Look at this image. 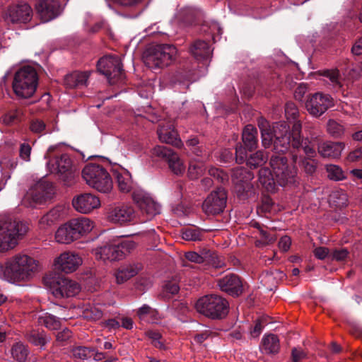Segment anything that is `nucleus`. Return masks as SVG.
Wrapping results in <instances>:
<instances>
[{"instance_id": "obj_1", "label": "nucleus", "mask_w": 362, "mask_h": 362, "mask_svg": "<svg viewBox=\"0 0 362 362\" xmlns=\"http://www.w3.org/2000/svg\"><path fill=\"white\" fill-rule=\"evenodd\" d=\"M258 127L261 131L262 143L265 148L270 146L274 136V148L276 152L284 153L291 146L294 148L301 147L308 159L315 157L314 144L308 138L301 139L302 126L299 121L293 123L291 132H289V127L285 122L276 123L272 130L269 122L263 118L259 119Z\"/></svg>"}, {"instance_id": "obj_2", "label": "nucleus", "mask_w": 362, "mask_h": 362, "mask_svg": "<svg viewBox=\"0 0 362 362\" xmlns=\"http://www.w3.org/2000/svg\"><path fill=\"white\" fill-rule=\"evenodd\" d=\"M272 170L262 168L259 171V181L269 192H274L276 185L292 187L298 182V169L293 162L279 154L270 159Z\"/></svg>"}, {"instance_id": "obj_3", "label": "nucleus", "mask_w": 362, "mask_h": 362, "mask_svg": "<svg viewBox=\"0 0 362 362\" xmlns=\"http://www.w3.org/2000/svg\"><path fill=\"white\" fill-rule=\"evenodd\" d=\"M39 262L33 257L19 252L0 262V279L19 285L30 281L38 271Z\"/></svg>"}, {"instance_id": "obj_4", "label": "nucleus", "mask_w": 362, "mask_h": 362, "mask_svg": "<svg viewBox=\"0 0 362 362\" xmlns=\"http://www.w3.org/2000/svg\"><path fill=\"white\" fill-rule=\"evenodd\" d=\"M82 177L90 187L100 193L107 194L113 188L111 175L102 165L88 163L83 168Z\"/></svg>"}, {"instance_id": "obj_5", "label": "nucleus", "mask_w": 362, "mask_h": 362, "mask_svg": "<svg viewBox=\"0 0 362 362\" xmlns=\"http://www.w3.org/2000/svg\"><path fill=\"white\" fill-rule=\"evenodd\" d=\"M177 48L172 45H157L149 47L144 52L143 60L150 69L164 68L171 64L176 59Z\"/></svg>"}, {"instance_id": "obj_6", "label": "nucleus", "mask_w": 362, "mask_h": 362, "mask_svg": "<svg viewBox=\"0 0 362 362\" xmlns=\"http://www.w3.org/2000/svg\"><path fill=\"white\" fill-rule=\"evenodd\" d=\"M38 84V76L35 68L25 66L14 74L12 88L15 94L23 98L33 95Z\"/></svg>"}, {"instance_id": "obj_7", "label": "nucleus", "mask_w": 362, "mask_h": 362, "mask_svg": "<svg viewBox=\"0 0 362 362\" xmlns=\"http://www.w3.org/2000/svg\"><path fill=\"white\" fill-rule=\"evenodd\" d=\"M196 310L199 313L211 319H221L228 311V301L218 295H206L196 303Z\"/></svg>"}, {"instance_id": "obj_8", "label": "nucleus", "mask_w": 362, "mask_h": 362, "mask_svg": "<svg viewBox=\"0 0 362 362\" xmlns=\"http://www.w3.org/2000/svg\"><path fill=\"white\" fill-rule=\"evenodd\" d=\"M27 230L22 222L6 218L0 221V252H6L17 245V238Z\"/></svg>"}, {"instance_id": "obj_9", "label": "nucleus", "mask_w": 362, "mask_h": 362, "mask_svg": "<svg viewBox=\"0 0 362 362\" xmlns=\"http://www.w3.org/2000/svg\"><path fill=\"white\" fill-rule=\"evenodd\" d=\"M135 247V243L130 240H123L118 244L107 245L96 248L95 257L105 261H116L122 259Z\"/></svg>"}, {"instance_id": "obj_10", "label": "nucleus", "mask_w": 362, "mask_h": 362, "mask_svg": "<svg viewBox=\"0 0 362 362\" xmlns=\"http://www.w3.org/2000/svg\"><path fill=\"white\" fill-rule=\"evenodd\" d=\"M97 67L110 83H115L123 74L122 64L118 56H104L98 60Z\"/></svg>"}, {"instance_id": "obj_11", "label": "nucleus", "mask_w": 362, "mask_h": 362, "mask_svg": "<svg viewBox=\"0 0 362 362\" xmlns=\"http://www.w3.org/2000/svg\"><path fill=\"white\" fill-rule=\"evenodd\" d=\"M45 282L49 284L50 291L57 298L71 297L80 291V286L76 281L66 278H57L52 280L45 279Z\"/></svg>"}, {"instance_id": "obj_12", "label": "nucleus", "mask_w": 362, "mask_h": 362, "mask_svg": "<svg viewBox=\"0 0 362 362\" xmlns=\"http://www.w3.org/2000/svg\"><path fill=\"white\" fill-rule=\"evenodd\" d=\"M33 10L25 2L9 6L3 14L4 21L8 24L25 23L31 20Z\"/></svg>"}, {"instance_id": "obj_13", "label": "nucleus", "mask_w": 362, "mask_h": 362, "mask_svg": "<svg viewBox=\"0 0 362 362\" xmlns=\"http://www.w3.org/2000/svg\"><path fill=\"white\" fill-rule=\"evenodd\" d=\"M334 106L333 98L326 93L317 92L310 95L305 102L307 111L313 117H319Z\"/></svg>"}, {"instance_id": "obj_14", "label": "nucleus", "mask_w": 362, "mask_h": 362, "mask_svg": "<svg viewBox=\"0 0 362 362\" xmlns=\"http://www.w3.org/2000/svg\"><path fill=\"white\" fill-rule=\"evenodd\" d=\"M152 155L165 160L174 174L180 175L185 173V165L184 161L172 149L163 146H157L152 149Z\"/></svg>"}, {"instance_id": "obj_15", "label": "nucleus", "mask_w": 362, "mask_h": 362, "mask_svg": "<svg viewBox=\"0 0 362 362\" xmlns=\"http://www.w3.org/2000/svg\"><path fill=\"white\" fill-rule=\"evenodd\" d=\"M227 194L223 188L211 192L202 204V209L207 215H216L221 213L226 206Z\"/></svg>"}, {"instance_id": "obj_16", "label": "nucleus", "mask_w": 362, "mask_h": 362, "mask_svg": "<svg viewBox=\"0 0 362 362\" xmlns=\"http://www.w3.org/2000/svg\"><path fill=\"white\" fill-rule=\"evenodd\" d=\"M133 200L141 211L152 218L160 212V205L143 189L134 190L132 193Z\"/></svg>"}, {"instance_id": "obj_17", "label": "nucleus", "mask_w": 362, "mask_h": 362, "mask_svg": "<svg viewBox=\"0 0 362 362\" xmlns=\"http://www.w3.org/2000/svg\"><path fill=\"white\" fill-rule=\"evenodd\" d=\"M52 185L45 182H40L30 191L23 199V204L30 207L41 204L50 197Z\"/></svg>"}, {"instance_id": "obj_18", "label": "nucleus", "mask_w": 362, "mask_h": 362, "mask_svg": "<svg viewBox=\"0 0 362 362\" xmlns=\"http://www.w3.org/2000/svg\"><path fill=\"white\" fill-rule=\"evenodd\" d=\"M74 209L81 214H89L100 206V200L92 193H83L75 196L72 199Z\"/></svg>"}, {"instance_id": "obj_19", "label": "nucleus", "mask_w": 362, "mask_h": 362, "mask_svg": "<svg viewBox=\"0 0 362 362\" xmlns=\"http://www.w3.org/2000/svg\"><path fill=\"white\" fill-rule=\"evenodd\" d=\"M35 8L45 22L54 19L63 11V7L58 0H38L35 4Z\"/></svg>"}, {"instance_id": "obj_20", "label": "nucleus", "mask_w": 362, "mask_h": 362, "mask_svg": "<svg viewBox=\"0 0 362 362\" xmlns=\"http://www.w3.org/2000/svg\"><path fill=\"white\" fill-rule=\"evenodd\" d=\"M83 263L82 258L76 252L66 251L54 259L55 267L65 273L75 272Z\"/></svg>"}, {"instance_id": "obj_21", "label": "nucleus", "mask_w": 362, "mask_h": 362, "mask_svg": "<svg viewBox=\"0 0 362 362\" xmlns=\"http://www.w3.org/2000/svg\"><path fill=\"white\" fill-rule=\"evenodd\" d=\"M134 217V209L127 204H119L112 207L107 215L108 220L110 222L119 225L132 221Z\"/></svg>"}, {"instance_id": "obj_22", "label": "nucleus", "mask_w": 362, "mask_h": 362, "mask_svg": "<svg viewBox=\"0 0 362 362\" xmlns=\"http://www.w3.org/2000/svg\"><path fill=\"white\" fill-rule=\"evenodd\" d=\"M67 216V209L64 206L59 205L44 214L38 221L40 230H46L56 223L63 220Z\"/></svg>"}, {"instance_id": "obj_23", "label": "nucleus", "mask_w": 362, "mask_h": 362, "mask_svg": "<svg viewBox=\"0 0 362 362\" xmlns=\"http://www.w3.org/2000/svg\"><path fill=\"white\" fill-rule=\"evenodd\" d=\"M113 175L115 177L119 190L122 193H129L134 190L140 189L136 188V184L132 180L131 173L122 167H117L113 169Z\"/></svg>"}, {"instance_id": "obj_24", "label": "nucleus", "mask_w": 362, "mask_h": 362, "mask_svg": "<svg viewBox=\"0 0 362 362\" xmlns=\"http://www.w3.org/2000/svg\"><path fill=\"white\" fill-rule=\"evenodd\" d=\"M218 285L222 291L233 296H238L243 292V284L240 278L233 274H227L220 279Z\"/></svg>"}, {"instance_id": "obj_25", "label": "nucleus", "mask_w": 362, "mask_h": 362, "mask_svg": "<svg viewBox=\"0 0 362 362\" xmlns=\"http://www.w3.org/2000/svg\"><path fill=\"white\" fill-rule=\"evenodd\" d=\"M158 135L160 141L163 143L171 144L177 148H181L183 145L173 124L171 123L160 125L158 129Z\"/></svg>"}, {"instance_id": "obj_26", "label": "nucleus", "mask_w": 362, "mask_h": 362, "mask_svg": "<svg viewBox=\"0 0 362 362\" xmlns=\"http://www.w3.org/2000/svg\"><path fill=\"white\" fill-rule=\"evenodd\" d=\"M345 144L343 142L324 141L318 144V153L323 158H339Z\"/></svg>"}, {"instance_id": "obj_27", "label": "nucleus", "mask_w": 362, "mask_h": 362, "mask_svg": "<svg viewBox=\"0 0 362 362\" xmlns=\"http://www.w3.org/2000/svg\"><path fill=\"white\" fill-rule=\"evenodd\" d=\"M252 178L253 175L243 168H236L232 175L233 182L239 192L247 191L251 187L250 181Z\"/></svg>"}, {"instance_id": "obj_28", "label": "nucleus", "mask_w": 362, "mask_h": 362, "mask_svg": "<svg viewBox=\"0 0 362 362\" xmlns=\"http://www.w3.org/2000/svg\"><path fill=\"white\" fill-rule=\"evenodd\" d=\"M70 221L77 240L86 236L94 228L93 221L87 217H77Z\"/></svg>"}, {"instance_id": "obj_29", "label": "nucleus", "mask_w": 362, "mask_h": 362, "mask_svg": "<svg viewBox=\"0 0 362 362\" xmlns=\"http://www.w3.org/2000/svg\"><path fill=\"white\" fill-rule=\"evenodd\" d=\"M141 267L136 264H125L119 267L114 273L116 283L117 284H122L136 276Z\"/></svg>"}, {"instance_id": "obj_30", "label": "nucleus", "mask_w": 362, "mask_h": 362, "mask_svg": "<svg viewBox=\"0 0 362 362\" xmlns=\"http://www.w3.org/2000/svg\"><path fill=\"white\" fill-rule=\"evenodd\" d=\"M70 220L62 224L56 230L54 238L60 244H70L77 240Z\"/></svg>"}, {"instance_id": "obj_31", "label": "nucleus", "mask_w": 362, "mask_h": 362, "mask_svg": "<svg viewBox=\"0 0 362 362\" xmlns=\"http://www.w3.org/2000/svg\"><path fill=\"white\" fill-rule=\"evenodd\" d=\"M89 76L90 73L88 71H74L65 76L64 83L69 88L86 86Z\"/></svg>"}, {"instance_id": "obj_32", "label": "nucleus", "mask_w": 362, "mask_h": 362, "mask_svg": "<svg viewBox=\"0 0 362 362\" xmlns=\"http://www.w3.org/2000/svg\"><path fill=\"white\" fill-rule=\"evenodd\" d=\"M71 165L70 158L64 154L57 157L54 161H49L47 167L51 173L63 174L68 172Z\"/></svg>"}, {"instance_id": "obj_33", "label": "nucleus", "mask_w": 362, "mask_h": 362, "mask_svg": "<svg viewBox=\"0 0 362 362\" xmlns=\"http://www.w3.org/2000/svg\"><path fill=\"white\" fill-rule=\"evenodd\" d=\"M280 349L278 337L274 334H265L262 339L260 350L265 354H277Z\"/></svg>"}, {"instance_id": "obj_34", "label": "nucleus", "mask_w": 362, "mask_h": 362, "mask_svg": "<svg viewBox=\"0 0 362 362\" xmlns=\"http://www.w3.org/2000/svg\"><path fill=\"white\" fill-rule=\"evenodd\" d=\"M191 54L198 61L208 59L211 49L208 42L204 40H196L189 48Z\"/></svg>"}, {"instance_id": "obj_35", "label": "nucleus", "mask_w": 362, "mask_h": 362, "mask_svg": "<svg viewBox=\"0 0 362 362\" xmlns=\"http://www.w3.org/2000/svg\"><path fill=\"white\" fill-rule=\"evenodd\" d=\"M242 141L248 151L255 149L258 141L257 129L251 124L247 125L242 134Z\"/></svg>"}, {"instance_id": "obj_36", "label": "nucleus", "mask_w": 362, "mask_h": 362, "mask_svg": "<svg viewBox=\"0 0 362 362\" xmlns=\"http://www.w3.org/2000/svg\"><path fill=\"white\" fill-rule=\"evenodd\" d=\"M37 322L39 325H44L51 330H57L61 326V322L59 319L47 313H43L38 315Z\"/></svg>"}, {"instance_id": "obj_37", "label": "nucleus", "mask_w": 362, "mask_h": 362, "mask_svg": "<svg viewBox=\"0 0 362 362\" xmlns=\"http://www.w3.org/2000/svg\"><path fill=\"white\" fill-rule=\"evenodd\" d=\"M27 340L35 346H44L49 341L50 338L43 332L31 330L25 335Z\"/></svg>"}, {"instance_id": "obj_38", "label": "nucleus", "mask_w": 362, "mask_h": 362, "mask_svg": "<svg viewBox=\"0 0 362 362\" xmlns=\"http://www.w3.org/2000/svg\"><path fill=\"white\" fill-rule=\"evenodd\" d=\"M137 315L140 320L152 323L156 322L159 318L158 312L147 305L141 306L138 310Z\"/></svg>"}, {"instance_id": "obj_39", "label": "nucleus", "mask_w": 362, "mask_h": 362, "mask_svg": "<svg viewBox=\"0 0 362 362\" xmlns=\"http://www.w3.org/2000/svg\"><path fill=\"white\" fill-rule=\"evenodd\" d=\"M204 170L205 167L203 162L193 160L189 163L187 175L191 180H197L202 175Z\"/></svg>"}, {"instance_id": "obj_40", "label": "nucleus", "mask_w": 362, "mask_h": 362, "mask_svg": "<svg viewBox=\"0 0 362 362\" xmlns=\"http://www.w3.org/2000/svg\"><path fill=\"white\" fill-rule=\"evenodd\" d=\"M28 354L29 351L27 346L21 342L16 343L11 348V355L13 359L18 362H24Z\"/></svg>"}, {"instance_id": "obj_41", "label": "nucleus", "mask_w": 362, "mask_h": 362, "mask_svg": "<svg viewBox=\"0 0 362 362\" xmlns=\"http://www.w3.org/2000/svg\"><path fill=\"white\" fill-rule=\"evenodd\" d=\"M328 133L334 138H341L345 132L344 126L334 119H329L327 124Z\"/></svg>"}, {"instance_id": "obj_42", "label": "nucleus", "mask_w": 362, "mask_h": 362, "mask_svg": "<svg viewBox=\"0 0 362 362\" xmlns=\"http://www.w3.org/2000/svg\"><path fill=\"white\" fill-rule=\"evenodd\" d=\"M267 154L262 151H257L249 158L247 160V164L250 167L257 168L264 165L267 162Z\"/></svg>"}, {"instance_id": "obj_43", "label": "nucleus", "mask_w": 362, "mask_h": 362, "mask_svg": "<svg viewBox=\"0 0 362 362\" xmlns=\"http://www.w3.org/2000/svg\"><path fill=\"white\" fill-rule=\"evenodd\" d=\"M326 170L327 173V177L332 180L339 181L346 179V176L344 175L342 169L336 165H327L326 166Z\"/></svg>"}, {"instance_id": "obj_44", "label": "nucleus", "mask_w": 362, "mask_h": 362, "mask_svg": "<svg viewBox=\"0 0 362 362\" xmlns=\"http://www.w3.org/2000/svg\"><path fill=\"white\" fill-rule=\"evenodd\" d=\"M255 226L259 228L260 234V239L256 241V245H267L273 243L276 240V238L274 233L263 230L258 223H256Z\"/></svg>"}, {"instance_id": "obj_45", "label": "nucleus", "mask_w": 362, "mask_h": 362, "mask_svg": "<svg viewBox=\"0 0 362 362\" xmlns=\"http://www.w3.org/2000/svg\"><path fill=\"white\" fill-rule=\"evenodd\" d=\"M202 237V232L195 228H187L183 229L182 231V238L187 241H197L201 240Z\"/></svg>"}, {"instance_id": "obj_46", "label": "nucleus", "mask_w": 362, "mask_h": 362, "mask_svg": "<svg viewBox=\"0 0 362 362\" xmlns=\"http://www.w3.org/2000/svg\"><path fill=\"white\" fill-rule=\"evenodd\" d=\"M322 75L329 78L334 88H341L342 87L338 70H326L322 72Z\"/></svg>"}, {"instance_id": "obj_47", "label": "nucleus", "mask_w": 362, "mask_h": 362, "mask_svg": "<svg viewBox=\"0 0 362 362\" xmlns=\"http://www.w3.org/2000/svg\"><path fill=\"white\" fill-rule=\"evenodd\" d=\"M322 75L329 78L334 88H341L342 87L338 70H326L322 72Z\"/></svg>"}, {"instance_id": "obj_48", "label": "nucleus", "mask_w": 362, "mask_h": 362, "mask_svg": "<svg viewBox=\"0 0 362 362\" xmlns=\"http://www.w3.org/2000/svg\"><path fill=\"white\" fill-rule=\"evenodd\" d=\"M83 316L88 320H98L103 317V312L98 307L90 306L84 310Z\"/></svg>"}, {"instance_id": "obj_49", "label": "nucleus", "mask_w": 362, "mask_h": 362, "mask_svg": "<svg viewBox=\"0 0 362 362\" xmlns=\"http://www.w3.org/2000/svg\"><path fill=\"white\" fill-rule=\"evenodd\" d=\"M90 351L88 348L83 346L76 347L72 349L71 354L76 359L84 360L86 359L89 355Z\"/></svg>"}, {"instance_id": "obj_50", "label": "nucleus", "mask_w": 362, "mask_h": 362, "mask_svg": "<svg viewBox=\"0 0 362 362\" xmlns=\"http://www.w3.org/2000/svg\"><path fill=\"white\" fill-rule=\"evenodd\" d=\"M180 286L175 281H168L163 286V293L167 296L168 294L175 295L178 293Z\"/></svg>"}, {"instance_id": "obj_51", "label": "nucleus", "mask_w": 362, "mask_h": 362, "mask_svg": "<svg viewBox=\"0 0 362 362\" xmlns=\"http://www.w3.org/2000/svg\"><path fill=\"white\" fill-rule=\"evenodd\" d=\"M209 174L214 179L221 182L228 180V175L222 170L216 168H211L209 170Z\"/></svg>"}, {"instance_id": "obj_52", "label": "nucleus", "mask_w": 362, "mask_h": 362, "mask_svg": "<svg viewBox=\"0 0 362 362\" xmlns=\"http://www.w3.org/2000/svg\"><path fill=\"white\" fill-rule=\"evenodd\" d=\"M298 114L296 105L293 103H287L285 106V115L288 119H294Z\"/></svg>"}, {"instance_id": "obj_53", "label": "nucleus", "mask_w": 362, "mask_h": 362, "mask_svg": "<svg viewBox=\"0 0 362 362\" xmlns=\"http://www.w3.org/2000/svg\"><path fill=\"white\" fill-rule=\"evenodd\" d=\"M348 255V250L346 249L342 248L334 250L330 255L329 257L332 260L343 261L347 257Z\"/></svg>"}, {"instance_id": "obj_54", "label": "nucleus", "mask_w": 362, "mask_h": 362, "mask_svg": "<svg viewBox=\"0 0 362 362\" xmlns=\"http://www.w3.org/2000/svg\"><path fill=\"white\" fill-rule=\"evenodd\" d=\"M31 146L27 143H23L20 146V157L25 161L30 160Z\"/></svg>"}, {"instance_id": "obj_55", "label": "nucleus", "mask_w": 362, "mask_h": 362, "mask_svg": "<svg viewBox=\"0 0 362 362\" xmlns=\"http://www.w3.org/2000/svg\"><path fill=\"white\" fill-rule=\"evenodd\" d=\"M236 161L239 163H243L247 159V151L242 145L236 146L235 148Z\"/></svg>"}, {"instance_id": "obj_56", "label": "nucleus", "mask_w": 362, "mask_h": 362, "mask_svg": "<svg viewBox=\"0 0 362 362\" xmlns=\"http://www.w3.org/2000/svg\"><path fill=\"white\" fill-rule=\"evenodd\" d=\"M306 357V354L301 349L298 348H293L291 350V359L292 362H300L301 360Z\"/></svg>"}, {"instance_id": "obj_57", "label": "nucleus", "mask_w": 362, "mask_h": 362, "mask_svg": "<svg viewBox=\"0 0 362 362\" xmlns=\"http://www.w3.org/2000/svg\"><path fill=\"white\" fill-rule=\"evenodd\" d=\"M148 336L153 340V344L156 347L160 349L164 348L163 344L160 341L161 335L159 332L149 331L148 332Z\"/></svg>"}, {"instance_id": "obj_58", "label": "nucleus", "mask_w": 362, "mask_h": 362, "mask_svg": "<svg viewBox=\"0 0 362 362\" xmlns=\"http://www.w3.org/2000/svg\"><path fill=\"white\" fill-rule=\"evenodd\" d=\"M30 130L34 133H42L45 129V124L42 120H34L30 124Z\"/></svg>"}, {"instance_id": "obj_59", "label": "nucleus", "mask_w": 362, "mask_h": 362, "mask_svg": "<svg viewBox=\"0 0 362 362\" xmlns=\"http://www.w3.org/2000/svg\"><path fill=\"white\" fill-rule=\"evenodd\" d=\"M313 253L317 259H324L328 257L329 250L325 247H318L314 250Z\"/></svg>"}, {"instance_id": "obj_60", "label": "nucleus", "mask_w": 362, "mask_h": 362, "mask_svg": "<svg viewBox=\"0 0 362 362\" xmlns=\"http://www.w3.org/2000/svg\"><path fill=\"white\" fill-rule=\"evenodd\" d=\"M291 245V240L290 237L285 235L283 236L279 242V247L283 252H287Z\"/></svg>"}, {"instance_id": "obj_61", "label": "nucleus", "mask_w": 362, "mask_h": 362, "mask_svg": "<svg viewBox=\"0 0 362 362\" xmlns=\"http://www.w3.org/2000/svg\"><path fill=\"white\" fill-rule=\"evenodd\" d=\"M114 3L124 7H134L141 3L142 0H112Z\"/></svg>"}, {"instance_id": "obj_62", "label": "nucleus", "mask_w": 362, "mask_h": 362, "mask_svg": "<svg viewBox=\"0 0 362 362\" xmlns=\"http://www.w3.org/2000/svg\"><path fill=\"white\" fill-rule=\"evenodd\" d=\"M185 257L190 262L195 263H202L204 262V257L195 252H188L185 254Z\"/></svg>"}, {"instance_id": "obj_63", "label": "nucleus", "mask_w": 362, "mask_h": 362, "mask_svg": "<svg viewBox=\"0 0 362 362\" xmlns=\"http://www.w3.org/2000/svg\"><path fill=\"white\" fill-rule=\"evenodd\" d=\"M348 159L351 162H356L362 159V146L351 151L349 156Z\"/></svg>"}, {"instance_id": "obj_64", "label": "nucleus", "mask_w": 362, "mask_h": 362, "mask_svg": "<svg viewBox=\"0 0 362 362\" xmlns=\"http://www.w3.org/2000/svg\"><path fill=\"white\" fill-rule=\"evenodd\" d=\"M307 91V88L305 85L300 84L295 90L294 97L297 100H302L304 95Z\"/></svg>"}]
</instances>
